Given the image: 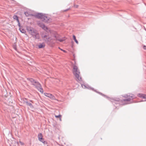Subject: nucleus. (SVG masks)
<instances>
[{
  "label": "nucleus",
  "instance_id": "nucleus-1",
  "mask_svg": "<svg viewBox=\"0 0 146 146\" xmlns=\"http://www.w3.org/2000/svg\"><path fill=\"white\" fill-rule=\"evenodd\" d=\"M39 25L42 29L49 33L50 34L51 37H50L44 33L41 34L42 39L46 42H50L52 39L56 40H58L60 42H62L64 40L62 39L59 38V36L56 32L49 29L43 24H39Z\"/></svg>",
  "mask_w": 146,
  "mask_h": 146
},
{
  "label": "nucleus",
  "instance_id": "nucleus-2",
  "mask_svg": "<svg viewBox=\"0 0 146 146\" xmlns=\"http://www.w3.org/2000/svg\"><path fill=\"white\" fill-rule=\"evenodd\" d=\"M73 73L76 78V80L79 81L81 80V78L80 76V70L76 64L73 66Z\"/></svg>",
  "mask_w": 146,
  "mask_h": 146
},
{
  "label": "nucleus",
  "instance_id": "nucleus-3",
  "mask_svg": "<svg viewBox=\"0 0 146 146\" xmlns=\"http://www.w3.org/2000/svg\"><path fill=\"white\" fill-rule=\"evenodd\" d=\"M36 17L41 19L43 21L45 22H50L51 21V19L48 17L41 13L38 14L36 15Z\"/></svg>",
  "mask_w": 146,
  "mask_h": 146
},
{
  "label": "nucleus",
  "instance_id": "nucleus-4",
  "mask_svg": "<svg viewBox=\"0 0 146 146\" xmlns=\"http://www.w3.org/2000/svg\"><path fill=\"white\" fill-rule=\"evenodd\" d=\"M29 32L35 39L39 38L40 36L39 35L36 30L33 29H31L29 31Z\"/></svg>",
  "mask_w": 146,
  "mask_h": 146
},
{
  "label": "nucleus",
  "instance_id": "nucleus-5",
  "mask_svg": "<svg viewBox=\"0 0 146 146\" xmlns=\"http://www.w3.org/2000/svg\"><path fill=\"white\" fill-rule=\"evenodd\" d=\"M44 94L47 97L52 100H56L55 97L52 94L47 93H44Z\"/></svg>",
  "mask_w": 146,
  "mask_h": 146
},
{
  "label": "nucleus",
  "instance_id": "nucleus-6",
  "mask_svg": "<svg viewBox=\"0 0 146 146\" xmlns=\"http://www.w3.org/2000/svg\"><path fill=\"white\" fill-rule=\"evenodd\" d=\"M38 137L39 141L44 144H47L46 142L44 141V139L43 138V136L42 133H40L38 134Z\"/></svg>",
  "mask_w": 146,
  "mask_h": 146
},
{
  "label": "nucleus",
  "instance_id": "nucleus-7",
  "mask_svg": "<svg viewBox=\"0 0 146 146\" xmlns=\"http://www.w3.org/2000/svg\"><path fill=\"white\" fill-rule=\"evenodd\" d=\"M36 85H37L36 87L38 90L41 92L42 93L43 92V90L40 84L38 83L37 82L36 84Z\"/></svg>",
  "mask_w": 146,
  "mask_h": 146
},
{
  "label": "nucleus",
  "instance_id": "nucleus-8",
  "mask_svg": "<svg viewBox=\"0 0 146 146\" xmlns=\"http://www.w3.org/2000/svg\"><path fill=\"white\" fill-rule=\"evenodd\" d=\"M137 96L140 98L146 99V95L139 94L137 95Z\"/></svg>",
  "mask_w": 146,
  "mask_h": 146
},
{
  "label": "nucleus",
  "instance_id": "nucleus-9",
  "mask_svg": "<svg viewBox=\"0 0 146 146\" xmlns=\"http://www.w3.org/2000/svg\"><path fill=\"white\" fill-rule=\"evenodd\" d=\"M29 81L31 82L32 84L35 85L37 82H36L34 81V80L32 78L28 79Z\"/></svg>",
  "mask_w": 146,
  "mask_h": 146
},
{
  "label": "nucleus",
  "instance_id": "nucleus-10",
  "mask_svg": "<svg viewBox=\"0 0 146 146\" xmlns=\"http://www.w3.org/2000/svg\"><path fill=\"white\" fill-rule=\"evenodd\" d=\"M25 15L27 17H29L30 15H33L32 13H31L30 11H27L25 13Z\"/></svg>",
  "mask_w": 146,
  "mask_h": 146
},
{
  "label": "nucleus",
  "instance_id": "nucleus-11",
  "mask_svg": "<svg viewBox=\"0 0 146 146\" xmlns=\"http://www.w3.org/2000/svg\"><path fill=\"white\" fill-rule=\"evenodd\" d=\"M45 45L44 43H40L38 45V48H42L44 47Z\"/></svg>",
  "mask_w": 146,
  "mask_h": 146
},
{
  "label": "nucleus",
  "instance_id": "nucleus-12",
  "mask_svg": "<svg viewBox=\"0 0 146 146\" xmlns=\"http://www.w3.org/2000/svg\"><path fill=\"white\" fill-rule=\"evenodd\" d=\"M13 18L14 19H16L18 22L19 23V21L18 19V17L17 15H14L13 17Z\"/></svg>",
  "mask_w": 146,
  "mask_h": 146
},
{
  "label": "nucleus",
  "instance_id": "nucleus-13",
  "mask_svg": "<svg viewBox=\"0 0 146 146\" xmlns=\"http://www.w3.org/2000/svg\"><path fill=\"white\" fill-rule=\"evenodd\" d=\"M73 39H74L76 43H77V44H78V42L77 40L76 39L75 36L74 35H73Z\"/></svg>",
  "mask_w": 146,
  "mask_h": 146
},
{
  "label": "nucleus",
  "instance_id": "nucleus-14",
  "mask_svg": "<svg viewBox=\"0 0 146 146\" xmlns=\"http://www.w3.org/2000/svg\"><path fill=\"white\" fill-rule=\"evenodd\" d=\"M55 117H56V118H60V121H61V116L60 115H55Z\"/></svg>",
  "mask_w": 146,
  "mask_h": 146
},
{
  "label": "nucleus",
  "instance_id": "nucleus-15",
  "mask_svg": "<svg viewBox=\"0 0 146 146\" xmlns=\"http://www.w3.org/2000/svg\"><path fill=\"white\" fill-rule=\"evenodd\" d=\"M143 48L144 49H146V46L145 45L143 46Z\"/></svg>",
  "mask_w": 146,
  "mask_h": 146
},
{
  "label": "nucleus",
  "instance_id": "nucleus-16",
  "mask_svg": "<svg viewBox=\"0 0 146 146\" xmlns=\"http://www.w3.org/2000/svg\"><path fill=\"white\" fill-rule=\"evenodd\" d=\"M20 143H21V144L22 145H23L24 144L23 143H22L20 141H19Z\"/></svg>",
  "mask_w": 146,
  "mask_h": 146
},
{
  "label": "nucleus",
  "instance_id": "nucleus-17",
  "mask_svg": "<svg viewBox=\"0 0 146 146\" xmlns=\"http://www.w3.org/2000/svg\"><path fill=\"white\" fill-rule=\"evenodd\" d=\"M61 50H62L63 51V52H66V51H65V50H62V49H61Z\"/></svg>",
  "mask_w": 146,
  "mask_h": 146
},
{
  "label": "nucleus",
  "instance_id": "nucleus-18",
  "mask_svg": "<svg viewBox=\"0 0 146 146\" xmlns=\"http://www.w3.org/2000/svg\"><path fill=\"white\" fill-rule=\"evenodd\" d=\"M29 106H31V105H32V104L31 103H30L29 104Z\"/></svg>",
  "mask_w": 146,
  "mask_h": 146
},
{
  "label": "nucleus",
  "instance_id": "nucleus-19",
  "mask_svg": "<svg viewBox=\"0 0 146 146\" xmlns=\"http://www.w3.org/2000/svg\"><path fill=\"white\" fill-rule=\"evenodd\" d=\"M21 31L22 33H25V32H24L25 31H23V32H22Z\"/></svg>",
  "mask_w": 146,
  "mask_h": 146
},
{
  "label": "nucleus",
  "instance_id": "nucleus-20",
  "mask_svg": "<svg viewBox=\"0 0 146 146\" xmlns=\"http://www.w3.org/2000/svg\"><path fill=\"white\" fill-rule=\"evenodd\" d=\"M15 49H16V48H15Z\"/></svg>",
  "mask_w": 146,
  "mask_h": 146
}]
</instances>
